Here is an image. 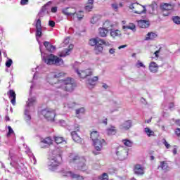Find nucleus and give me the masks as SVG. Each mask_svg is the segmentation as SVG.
<instances>
[{
    "instance_id": "obj_30",
    "label": "nucleus",
    "mask_w": 180,
    "mask_h": 180,
    "mask_svg": "<svg viewBox=\"0 0 180 180\" xmlns=\"http://www.w3.org/2000/svg\"><path fill=\"white\" fill-rule=\"evenodd\" d=\"M102 41H101V38H94L89 40V44L90 46H96L97 44H101Z\"/></svg>"
},
{
    "instance_id": "obj_29",
    "label": "nucleus",
    "mask_w": 180,
    "mask_h": 180,
    "mask_svg": "<svg viewBox=\"0 0 180 180\" xmlns=\"http://www.w3.org/2000/svg\"><path fill=\"white\" fill-rule=\"evenodd\" d=\"M161 8L162 11H172L174 9V5L165 3L161 4Z\"/></svg>"
},
{
    "instance_id": "obj_5",
    "label": "nucleus",
    "mask_w": 180,
    "mask_h": 180,
    "mask_svg": "<svg viewBox=\"0 0 180 180\" xmlns=\"http://www.w3.org/2000/svg\"><path fill=\"white\" fill-rule=\"evenodd\" d=\"M64 75H65L64 72H60L59 73H50L46 77V81L49 84L51 85H55L57 88V84L60 82V81H58V78H61V77H64Z\"/></svg>"
},
{
    "instance_id": "obj_8",
    "label": "nucleus",
    "mask_w": 180,
    "mask_h": 180,
    "mask_svg": "<svg viewBox=\"0 0 180 180\" xmlns=\"http://www.w3.org/2000/svg\"><path fill=\"white\" fill-rule=\"evenodd\" d=\"M41 113L49 122H54V118L56 117V111L54 110L44 109L41 110Z\"/></svg>"
},
{
    "instance_id": "obj_48",
    "label": "nucleus",
    "mask_w": 180,
    "mask_h": 180,
    "mask_svg": "<svg viewBox=\"0 0 180 180\" xmlns=\"http://www.w3.org/2000/svg\"><path fill=\"white\" fill-rule=\"evenodd\" d=\"M172 20L174 23L176 25H180V17L179 16H174L172 18Z\"/></svg>"
},
{
    "instance_id": "obj_26",
    "label": "nucleus",
    "mask_w": 180,
    "mask_h": 180,
    "mask_svg": "<svg viewBox=\"0 0 180 180\" xmlns=\"http://www.w3.org/2000/svg\"><path fill=\"white\" fill-rule=\"evenodd\" d=\"M90 136H91L90 139L92 140L93 143L94 141H96L100 140L101 139L99 136V132H98L96 131H94L93 132H91Z\"/></svg>"
},
{
    "instance_id": "obj_40",
    "label": "nucleus",
    "mask_w": 180,
    "mask_h": 180,
    "mask_svg": "<svg viewBox=\"0 0 180 180\" xmlns=\"http://www.w3.org/2000/svg\"><path fill=\"white\" fill-rule=\"evenodd\" d=\"M146 6H142V8H136L134 10V13H138L139 15H141V13H146Z\"/></svg>"
},
{
    "instance_id": "obj_39",
    "label": "nucleus",
    "mask_w": 180,
    "mask_h": 180,
    "mask_svg": "<svg viewBox=\"0 0 180 180\" xmlns=\"http://www.w3.org/2000/svg\"><path fill=\"white\" fill-rule=\"evenodd\" d=\"M144 133L148 136V137H151L155 134L154 131L151 130L149 127H146L144 129Z\"/></svg>"
},
{
    "instance_id": "obj_42",
    "label": "nucleus",
    "mask_w": 180,
    "mask_h": 180,
    "mask_svg": "<svg viewBox=\"0 0 180 180\" xmlns=\"http://www.w3.org/2000/svg\"><path fill=\"white\" fill-rule=\"evenodd\" d=\"M122 143L126 147H132L133 146V141H130L129 139H125L122 140Z\"/></svg>"
},
{
    "instance_id": "obj_41",
    "label": "nucleus",
    "mask_w": 180,
    "mask_h": 180,
    "mask_svg": "<svg viewBox=\"0 0 180 180\" xmlns=\"http://www.w3.org/2000/svg\"><path fill=\"white\" fill-rule=\"evenodd\" d=\"M160 167L165 172H167L168 171V163L165 161L160 162Z\"/></svg>"
},
{
    "instance_id": "obj_23",
    "label": "nucleus",
    "mask_w": 180,
    "mask_h": 180,
    "mask_svg": "<svg viewBox=\"0 0 180 180\" xmlns=\"http://www.w3.org/2000/svg\"><path fill=\"white\" fill-rule=\"evenodd\" d=\"M149 71L155 74V72H158V65L155 63V62H151L149 64Z\"/></svg>"
},
{
    "instance_id": "obj_63",
    "label": "nucleus",
    "mask_w": 180,
    "mask_h": 180,
    "mask_svg": "<svg viewBox=\"0 0 180 180\" xmlns=\"http://www.w3.org/2000/svg\"><path fill=\"white\" fill-rule=\"evenodd\" d=\"M175 133H176V136H180V129L179 128L176 129Z\"/></svg>"
},
{
    "instance_id": "obj_47",
    "label": "nucleus",
    "mask_w": 180,
    "mask_h": 180,
    "mask_svg": "<svg viewBox=\"0 0 180 180\" xmlns=\"http://www.w3.org/2000/svg\"><path fill=\"white\" fill-rule=\"evenodd\" d=\"M68 108H69V109H72L73 108H75V106H77V103L74 102V101H69L67 104Z\"/></svg>"
},
{
    "instance_id": "obj_32",
    "label": "nucleus",
    "mask_w": 180,
    "mask_h": 180,
    "mask_svg": "<svg viewBox=\"0 0 180 180\" xmlns=\"http://www.w3.org/2000/svg\"><path fill=\"white\" fill-rule=\"evenodd\" d=\"M98 32L101 37H106V35L109 31L105 27H100L98 29Z\"/></svg>"
},
{
    "instance_id": "obj_56",
    "label": "nucleus",
    "mask_w": 180,
    "mask_h": 180,
    "mask_svg": "<svg viewBox=\"0 0 180 180\" xmlns=\"http://www.w3.org/2000/svg\"><path fill=\"white\" fill-rule=\"evenodd\" d=\"M49 26H50V27H54V26H56V22L53 20H49Z\"/></svg>"
},
{
    "instance_id": "obj_19",
    "label": "nucleus",
    "mask_w": 180,
    "mask_h": 180,
    "mask_svg": "<svg viewBox=\"0 0 180 180\" xmlns=\"http://www.w3.org/2000/svg\"><path fill=\"white\" fill-rule=\"evenodd\" d=\"M72 49H74V45L70 44L69 45V49L59 52L58 56L60 57H67V56H70V52L71 51Z\"/></svg>"
},
{
    "instance_id": "obj_57",
    "label": "nucleus",
    "mask_w": 180,
    "mask_h": 180,
    "mask_svg": "<svg viewBox=\"0 0 180 180\" xmlns=\"http://www.w3.org/2000/svg\"><path fill=\"white\" fill-rule=\"evenodd\" d=\"M29 4V0H21L20 1V5L25 6Z\"/></svg>"
},
{
    "instance_id": "obj_59",
    "label": "nucleus",
    "mask_w": 180,
    "mask_h": 180,
    "mask_svg": "<svg viewBox=\"0 0 180 180\" xmlns=\"http://www.w3.org/2000/svg\"><path fill=\"white\" fill-rule=\"evenodd\" d=\"M163 144H165L166 148H169V147H171V145H169V143H168V142H167L165 140L163 142Z\"/></svg>"
},
{
    "instance_id": "obj_21",
    "label": "nucleus",
    "mask_w": 180,
    "mask_h": 180,
    "mask_svg": "<svg viewBox=\"0 0 180 180\" xmlns=\"http://www.w3.org/2000/svg\"><path fill=\"white\" fill-rule=\"evenodd\" d=\"M157 3H155V1H153L152 4L148 7V13H150V15L154 14L155 11L157 10Z\"/></svg>"
},
{
    "instance_id": "obj_3",
    "label": "nucleus",
    "mask_w": 180,
    "mask_h": 180,
    "mask_svg": "<svg viewBox=\"0 0 180 180\" xmlns=\"http://www.w3.org/2000/svg\"><path fill=\"white\" fill-rule=\"evenodd\" d=\"M57 88L63 89V91H65L66 92H72L74 89H75V82H74V79L68 77L59 80L57 84Z\"/></svg>"
},
{
    "instance_id": "obj_50",
    "label": "nucleus",
    "mask_w": 180,
    "mask_h": 180,
    "mask_svg": "<svg viewBox=\"0 0 180 180\" xmlns=\"http://www.w3.org/2000/svg\"><path fill=\"white\" fill-rule=\"evenodd\" d=\"M94 9V5L92 4H86L85 6V10L87 11V12H91Z\"/></svg>"
},
{
    "instance_id": "obj_14",
    "label": "nucleus",
    "mask_w": 180,
    "mask_h": 180,
    "mask_svg": "<svg viewBox=\"0 0 180 180\" xmlns=\"http://www.w3.org/2000/svg\"><path fill=\"white\" fill-rule=\"evenodd\" d=\"M98 79H99V77H98V76H94L91 78H88L86 80V86L90 89L94 88L95 85H96V82H98Z\"/></svg>"
},
{
    "instance_id": "obj_37",
    "label": "nucleus",
    "mask_w": 180,
    "mask_h": 180,
    "mask_svg": "<svg viewBox=\"0 0 180 180\" xmlns=\"http://www.w3.org/2000/svg\"><path fill=\"white\" fill-rule=\"evenodd\" d=\"M110 36L112 37H117V36H122V32L119 30H110Z\"/></svg>"
},
{
    "instance_id": "obj_28",
    "label": "nucleus",
    "mask_w": 180,
    "mask_h": 180,
    "mask_svg": "<svg viewBox=\"0 0 180 180\" xmlns=\"http://www.w3.org/2000/svg\"><path fill=\"white\" fill-rule=\"evenodd\" d=\"M122 29L124 30H131L133 32H136V25H134V23L133 22H130L129 25H123L122 26Z\"/></svg>"
},
{
    "instance_id": "obj_6",
    "label": "nucleus",
    "mask_w": 180,
    "mask_h": 180,
    "mask_svg": "<svg viewBox=\"0 0 180 180\" xmlns=\"http://www.w3.org/2000/svg\"><path fill=\"white\" fill-rule=\"evenodd\" d=\"M34 103H36V98L32 97L28 98L27 105L25 110V120L27 123H29L30 120H32V116L30 115V114H29V108H30V106H33Z\"/></svg>"
},
{
    "instance_id": "obj_60",
    "label": "nucleus",
    "mask_w": 180,
    "mask_h": 180,
    "mask_svg": "<svg viewBox=\"0 0 180 180\" xmlns=\"http://www.w3.org/2000/svg\"><path fill=\"white\" fill-rule=\"evenodd\" d=\"M160 50H161V49H160L159 50L156 51L154 53V54H155L156 58H158V57H159L158 54H160Z\"/></svg>"
},
{
    "instance_id": "obj_33",
    "label": "nucleus",
    "mask_w": 180,
    "mask_h": 180,
    "mask_svg": "<svg viewBox=\"0 0 180 180\" xmlns=\"http://www.w3.org/2000/svg\"><path fill=\"white\" fill-rule=\"evenodd\" d=\"M129 8L134 11H136V9H143V6L140 5L139 3H134L129 6Z\"/></svg>"
},
{
    "instance_id": "obj_20",
    "label": "nucleus",
    "mask_w": 180,
    "mask_h": 180,
    "mask_svg": "<svg viewBox=\"0 0 180 180\" xmlns=\"http://www.w3.org/2000/svg\"><path fill=\"white\" fill-rule=\"evenodd\" d=\"M134 171L136 175H144V167L141 165H135Z\"/></svg>"
},
{
    "instance_id": "obj_44",
    "label": "nucleus",
    "mask_w": 180,
    "mask_h": 180,
    "mask_svg": "<svg viewBox=\"0 0 180 180\" xmlns=\"http://www.w3.org/2000/svg\"><path fill=\"white\" fill-rule=\"evenodd\" d=\"M76 115H84L85 113V108L82 107L75 110Z\"/></svg>"
},
{
    "instance_id": "obj_54",
    "label": "nucleus",
    "mask_w": 180,
    "mask_h": 180,
    "mask_svg": "<svg viewBox=\"0 0 180 180\" xmlns=\"http://www.w3.org/2000/svg\"><path fill=\"white\" fill-rule=\"evenodd\" d=\"M101 41H102V43L100 44V45L103 46L104 44V46H110V44L109 43V41H106L102 39H101Z\"/></svg>"
},
{
    "instance_id": "obj_49",
    "label": "nucleus",
    "mask_w": 180,
    "mask_h": 180,
    "mask_svg": "<svg viewBox=\"0 0 180 180\" xmlns=\"http://www.w3.org/2000/svg\"><path fill=\"white\" fill-rule=\"evenodd\" d=\"M75 15H77V18L79 20H81L84 18V12L79 11L78 13H76Z\"/></svg>"
},
{
    "instance_id": "obj_35",
    "label": "nucleus",
    "mask_w": 180,
    "mask_h": 180,
    "mask_svg": "<svg viewBox=\"0 0 180 180\" xmlns=\"http://www.w3.org/2000/svg\"><path fill=\"white\" fill-rule=\"evenodd\" d=\"M94 51L96 54H102L103 52V46H102V45L97 44L94 48Z\"/></svg>"
},
{
    "instance_id": "obj_22",
    "label": "nucleus",
    "mask_w": 180,
    "mask_h": 180,
    "mask_svg": "<svg viewBox=\"0 0 180 180\" xmlns=\"http://www.w3.org/2000/svg\"><path fill=\"white\" fill-rule=\"evenodd\" d=\"M106 133L108 136H115L117 133L116 127L111 125L110 127L106 129Z\"/></svg>"
},
{
    "instance_id": "obj_9",
    "label": "nucleus",
    "mask_w": 180,
    "mask_h": 180,
    "mask_svg": "<svg viewBox=\"0 0 180 180\" xmlns=\"http://www.w3.org/2000/svg\"><path fill=\"white\" fill-rule=\"evenodd\" d=\"M75 71L77 74L78 77H79V78H82L83 79L94 75V70H92V69H85L82 70L75 69Z\"/></svg>"
},
{
    "instance_id": "obj_43",
    "label": "nucleus",
    "mask_w": 180,
    "mask_h": 180,
    "mask_svg": "<svg viewBox=\"0 0 180 180\" xmlns=\"http://www.w3.org/2000/svg\"><path fill=\"white\" fill-rule=\"evenodd\" d=\"M49 5H51V2L49 1L46 4H45L42 8H41V11L40 13H39L38 16L41 17V12H46V9H47V6H49Z\"/></svg>"
},
{
    "instance_id": "obj_34",
    "label": "nucleus",
    "mask_w": 180,
    "mask_h": 180,
    "mask_svg": "<svg viewBox=\"0 0 180 180\" xmlns=\"http://www.w3.org/2000/svg\"><path fill=\"white\" fill-rule=\"evenodd\" d=\"M54 140H55V143H56V144H61L63 143V144H67V141H65V140H64V138H63L61 136H55Z\"/></svg>"
},
{
    "instance_id": "obj_12",
    "label": "nucleus",
    "mask_w": 180,
    "mask_h": 180,
    "mask_svg": "<svg viewBox=\"0 0 180 180\" xmlns=\"http://www.w3.org/2000/svg\"><path fill=\"white\" fill-rule=\"evenodd\" d=\"M116 155L117 156L118 160L123 161L127 158L129 155V152L124 150L123 148H118L116 151Z\"/></svg>"
},
{
    "instance_id": "obj_10",
    "label": "nucleus",
    "mask_w": 180,
    "mask_h": 180,
    "mask_svg": "<svg viewBox=\"0 0 180 180\" xmlns=\"http://www.w3.org/2000/svg\"><path fill=\"white\" fill-rule=\"evenodd\" d=\"M34 26L36 27V39L37 41H39V38L43 36V30L41 28V20L40 18H38L35 20L34 21Z\"/></svg>"
},
{
    "instance_id": "obj_17",
    "label": "nucleus",
    "mask_w": 180,
    "mask_h": 180,
    "mask_svg": "<svg viewBox=\"0 0 180 180\" xmlns=\"http://www.w3.org/2000/svg\"><path fill=\"white\" fill-rule=\"evenodd\" d=\"M8 98L11 99V103H12V105H13V106H15L16 105V94L15 93V91L10 90L8 92Z\"/></svg>"
},
{
    "instance_id": "obj_31",
    "label": "nucleus",
    "mask_w": 180,
    "mask_h": 180,
    "mask_svg": "<svg viewBox=\"0 0 180 180\" xmlns=\"http://www.w3.org/2000/svg\"><path fill=\"white\" fill-rule=\"evenodd\" d=\"M157 34L154 32H148L146 34L145 40L148 41V40H154V39H157Z\"/></svg>"
},
{
    "instance_id": "obj_25",
    "label": "nucleus",
    "mask_w": 180,
    "mask_h": 180,
    "mask_svg": "<svg viewBox=\"0 0 180 180\" xmlns=\"http://www.w3.org/2000/svg\"><path fill=\"white\" fill-rule=\"evenodd\" d=\"M44 46H45L47 51H49L50 53H53V51H54V50H56V47L53 45H51V44H50V42L45 41L44 42Z\"/></svg>"
},
{
    "instance_id": "obj_1",
    "label": "nucleus",
    "mask_w": 180,
    "mask_h": 180,
    "mask_svg": "<svg viewBox=\"0 0 180 180\" xmlns=\"http://www.w3.org/2000/svg\"><path fill=\"white\" fill-rule=\"evenodd\" d=\"M61 154H63V150L59 148L55 149L51 154L49 161L48 162L49 168L51 171H56L60 167V162H58V158H61Z\"/></svg>"
},
{
    "instance_id": "obj_55",
    "label": "nucleus",
    "mask_w": 180,
    "mask_h": 180,
    "mask_svg": "<svg viewBox=\"0 0 180 180\" xmlns=\"http://www.w3.org/2000/svg\"><path fill=\"white\" fill-rule=\"evenodd\" d=\"M111 6L114 11H117V9H119V6L117 5V4H112Z\"/></svg>"
},
{
    "instance_id": "obj_45",
    "label": "nucleus",
    "mask_w": 180,
    "mask_h": 180,
    "mask_svg": "<svg viewBox=\"0 0 180 180\" xmlns=\"http://www.w3.org/2000/svg\"><path fill=\"white\" fill-rule=\"evenodd\" d=\"M98 180H109V176H108V174L103 173L101 176H98Z\"/></svg>"
},
{
    "instance_id": "obj_4",
    "label": "nucleus",
    "mask_w": 180,
    "mask_h": 180,
    "mask_svg": "<svg viewBox=\"0 0 180 180\" xmlns=\"http://www.w3.org/2000/svg\"><path fill=\"white\" fill-rule=\"evenodd\" d=\"M43 60L48 65H63L64 64V60L61 58L54 56L53 54H50L46 58H43Z\"/></svg>"
},
{
    "instance_id": "obj_64",
    "label": "nucleus",
    "mask_w": 180,
    "mask_h": 180,
    "mask_svg": "<svg viewBox=\"0 0 180 180\" xmlns=\"http://www.w3.org/2000/svg\"><path fill=\"white\" fill-rule=\"evenodd\" d=\"M109 53H110V54H115V49H113V48L110 49L109 50Z\"/></svg>"
},
{
    "instance_id": "obj_16",
    "label": "nucleus",
    "mask_w": 180,
    "mask_h": 180,
    "mask_svg": "<svg viewBox=\"0 0 180 180\" xmlns=\"http://www.w3.org/2000/svg\"><path fill=\"white\" fill-rule=\"evenodd\" d=\"M50 144H53V140L51 138L47 137L41 141L40 146L41 148H47Z\"/></svg>"
},
{
    "instance_id": "obj_2",
    "label": "nucleus",
    "mask_w": 180,
    "mask_h": 180,
    "mask_svg": "<svg viewBox=\"0 0 180 180\" xmlns=\"http://www.w3.org/2000/svg\"><path fill=\"white\" fill-rule=\"evenodd\" d=\"M68 162L70 164H75V169L79 171H86V165H85V159L79 157L77 154L72 153L69 155Z\"/></svg>"
},
{
    "instance_id": "obj_52",
    "label": "nucleus",
    "mask_w": 180,
    "mask_h": 180,
    "mask_svg": "<svg viewBox=\"0 0 180 180\" xmlns=\"http://www.w3.org/2000/svg\"><path fill=\"white\" fill-rule=\"evenodd\" d=\"M12 64H13V61L12 60V59H8L6 62V67H7V68H11V65H12Z\"/></svg>"
},
{
    "instance_id": "obj_15",
    "label": "nucleus",
    "mask_w": 180,
    "mask_h": 180,
    "mask_svg": "<svg viewBox=\"0 0 180 180\" xmlns=\"http://www.w3.org/2000/svg\"><path fill=\"white\" fill-rule=\"evenodd\" d=\"M131 126H133V122L131 120H127L120 125V129L127 131L131 128Z\"/></svg>"
},
{
    "instance_id": "obj_11",
    "label": "nucleus",
    "mask_w": 180,
    "mask_h": 180,
    "mask_svg": "<svg viewBox=\"0 0 180 180\" xmlns=\"http://www.w3.org/2000/svg\"><path fill=\"white\" fill-rule=\"evenodd\" d=\"M74 128V130L71 132L72 140L75 141V143H82V139H81V137H79L77 133V131H79V125L75 124Z\"/></svg>"
},
{
    "instance_id": "obj_58",
    "label": "nucleus",
    "mask_w": 180,
    "mask_h": 180,
    "mask_svg": "<svg viewBox=\"0 0 180 180\" xmlns=\"http://www.w3.org/2000/svg\"><path fill=\"white\" fill-rule=\"evenodd\" d=\"M64 44H65V46L68 45L70 44V37H67L65 40H64Z\"/></svg>"
},
{
    "instance_id": "obj_27",
    "label": "nucleus",
    "mask_w": 180,
    "mask_h": 180,
    "mask_svg": "<svg viewBox=\"0 0 180 180\" xmlns=\"http://www.w3.org/2000/svg\"><path fill=\"white\" fill-rule=\"evenodd\" d=\"M24 147H25V148L27 149L25 150V153H27V154H28V155L30 156L32 162L33 164H36V158L34 157L33 153H32V151H30V149L27 147V146L24 145Z\"/></svg>"
},
{
    "instance_id": "obj_24",
    "label": "nucleus",
    "mask_w": 180,
    "mask_h": 180,
    "mask_svg": "<svg viewBox=\"0 0 180 180\" xmlns=\"http://www.w3.org/2000/svg\"><path fill=\"white\" fill-rule=\"evenodd\" d=\"M138 25L142 29H147L150 26V22L147 20H140L138 21Z\"/></svg>"
},
{
    "instance_id": "obj_62",
    "label": "nucleus",
    "mask_w": 180,
    "mask_h": 180,
    "mask_svg": "<svg viewBox=\"0 0 180 180\" xmlns=\"http://www.w3.org/2000/svg\"><path fill=\"white\" fill-rule=\"evenodd\" d=\"M51 12L53 13H56L57 12V6H55V7H52L51 8Z\"/></svg>"
},
{
    "instance_id": "obj_51",
    "label": "nucleus",
    "mask_w": 180,
    "mask_h": 180,
    "mask_svg": "<svg viewBox=\"0 0 180 180\" xmlns=\"http://www.w3.org/2000/svg\"><path fill=\"white\" fill-rule=\"evenodd\" d=\"M136 67H137V68H140L141 67H142V68H146V66L144 65V64L143 63V62L138 60L136 64Z\"/></svg>"
},
{
    "instance_id": "obj_13",
    "label": "nucleus",
    "mask_w": 180,
    "mask_h": 180,
    "mask_svg": "<svg viewBox=\"0 0 180 180\" xmlns=\"http://www.w3.org/2000/svg\"><path fill=\"white\" fill-rule=\"evenodd\" d=\"M61 12L65 16H75L76 13V10L74 8L65 7L62 8Z\"/></svg>"
},
{
    "instance_id": "obj_46",
    "label": "nucleus",
    "mask_w": 180,
    "mask_h": 180,
    "mask_svg": "<svg viewBox=\"0 0 180 180\" xmlns=\"http://www.w3.org/2000/svg\"><path fill=\"white\" fill-rule=\"evenodd\" d=\"M100 19V16L99 15H94L92 19L91 20V23H92L93 25H95V23H96Z\"/></svg>"
},
{
    "instance_id": "obj_53",
    "label": "nucleus",
    "mask_w": 180,
    "mask_h": 180,
    "mask_svg": "<svg viewBox=\"0 0 180 180\" xmlns=\"http://www.w3.org/2000/svg\"><path fill=\"white\" fill-rule=\"evenodd\" d=\"M8 132L7 134V137H9V136H11V134H13L14 131L11 126H8Z\"/></svg>"
},
{
    "instance_id": "obj_38",
    "label": "nucleus",
    "mask_w": 180,
    "mask_h": 180,
    "mask_svg": "<svg viewBox=\"0 0 180 180\" xmlns=\"http://www.w3.org/2000/svg\"><path fill=\"white\" fill-rule=\"evenodd\" d=\"M120 109V104L117 103H114L112 105V108L110 110V113H113V112H117Z\"/></svg>"
},
{
    "instance_id": "obj_61",
    "label": "nucleus",
    "mask_w": 180,
    "mask_h": 180,
    "mask_svg": "<svg viewBox=\"0 0 180 180\" xmlns=\"http://www.w3.org/2000/svg\"><path fill=\"white\" fill-rule=\"evenodd\" d=\"M59 124H60V126L64 127V126H65V121H64V120H60L59 121Z\"/></svg>"
},
{
    "instance_id": "obj_36",
    "label": "nucleus",
    "mask_w": 180,
    "mask_h": 180,
    "mask_svg": "<svg viewBox=\"0 0 180 180\" xmlns=\"http://www.w3.org/2000/svg\"><path fill=\"white\" fill-rule=\"evenodd\" d=\"M104 28H105L107 30H111L113 27V23L109 20H106L103 24Z\"/></svg>"
},
{
    "instance_id": "obj_7",
    "label": "nucleus",
    "mask_w": 180,
    "mask_h": 180,
    "mask_svg": "<svg viewBox=\"0 0 180 180\" xmlns=\"http://www.w3.org/2000/svg\"><path fill=\"white\" fill-rule=\"evenodd\" d=\"M105 139L102 138L93 142V146L96 150L93 151V154H94V155L101 154L99 151H102V148H103V146H105Z\"/></svg>"
},
{
    "instance_id": "obj_18",
    "label": "nucleus",
    "mask_w": 180,
    "mask_h": 180,
    "mask_svg": "<svg viewBox=\"0 0 180 180\" xmlns=\"http://www.w3.org/2000/svg\"><path fill=\"white\" fill-rule=\"evenodd\" d=\"M66 175H67V176H70V178H72V179L84 180V176H82L79 174H75L72 172H68L66 173Z\"/></svg>"
}]
</instances>
